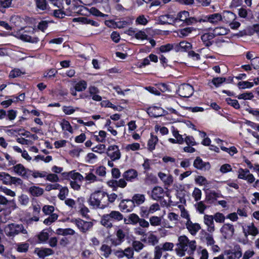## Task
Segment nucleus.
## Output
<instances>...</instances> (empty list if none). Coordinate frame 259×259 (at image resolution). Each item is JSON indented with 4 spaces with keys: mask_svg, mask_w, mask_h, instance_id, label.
Masks as SVG:
<instances>
[{
    "mask_svg": "<svg viewBox=\"0 0 259 259\" xmlns=\"http://www.w3.org/2000/svg\"><path fill=\"white\" fill-rule=\"evenodd\" d=\"M100 250L102 252L101 255L106 258L109 257L112 252L111 246L106 244H103L101 245Z\"/></svg>",
    "mask_w": 259,
    "mask_h": 259,
    "instance_id": "25",
    "label": "nucleus"
},
{
    "mask_svg": "<svg viewBox=\"0 0 259 259\" xmlns=\"http://www.w3.org/2000/svg\"><path fill=\"white\" fill-rule=\"evenodd\" d=\"M145 246L143 243H142L141 241L135 240L133 241L132 242V247L133 250H135L136 252H140Z\"/></svg>",
    "mask_w": 259,
    "mask_h": 259,
    "instance_id": "37",
    "label": "nucleus"
},
{
    "mask_svg": "<svg viewBox=\"0 0 259 259\" xmlns=\"http://www.w3.org/2000/svg\"><path fill=\"white\" fill-rule=\"evenodd\" d=\"M205 241L208 245H212L214 244L215 241L211 234L205 233L204 234Z\"/></svg>",
    "mask_w": 259,
    "mask_h": 259,
    "instance_id": "47",
    "label": "nucleus"
},
{
    "mask_svg": "<svg viewBox=\"0 0 259 259\" xmlns=\"http://www.w3.org/2000/svg\"><path fill=\"white\" fill-rule=\"evenodd\" d=\"M68 189L67 187H62L60 190V192L58 195V197L61 200H64L65 199L66 196L68 194Z\"/></svg>",
    "mask_w": 259,
    "mask_h": 259,
    "instance_id": "50",
    "label": "nucleus"
},
{
    "mask_svg": "<svg viewBox=\"0 0 259 259\" xmlns=\"http://www.w3.org/2000/svg\"><path fill=\"white\" fill-rule=\"evenodd\" d=\"M192 48V45L187 41H181L179 43L178 51H187Z\"/></svg>",
    "mask_w": 259,
    "mask_h": 259,
    "instance_id": "35",
    "label": "nucleus"
},
{
    "mask_svg": "<svg viewBox=\"0 0 259 259\" xmlns=\"http://www.w3.org/2000/svg\"><path fill=\"white\" fill-rule=\"evenodd\" d=\"M68 176L71 179V181H74L79 182H82L83 180V176L78 172H75L73 171L68 172Z\"/></svg>",
    "mask_w": 259,
    "mask_h": 259,
    "instance_id": "32",
    "label": "nucleus"
},
{
    "mask_svg": "<svg viewBox=\"0 0 259 259\" xmlns=\"http://www.w3.org/2000/svg\"><path fill=\"white\" fill-rule=\"evenodd\" d=\"M34 252L37 254L39 257L44 258L45 256L54 254V251L49 248H36Z\"/></svg>",
    "mask_w": 259,
    "mask_h": 259,
    "instance_id": "18",
    "label": "nucleus"
},
{
    "mask_svg": "<svg viewBox=\"0 0 259 259\" xmlns=\"http://www.w3.org/2000/svg\"><path fill=\"white\" fill-rule=\"evenodd\" d=\"M132 199L135 205H139L144 202L145 197L143 194H136L133 196Z\"/></svg>",
    "mask_w": 259,
    "mask_h": 259,
    "instance_id": "29",
    "label": "nucleus"
},
{
    "mask_svg": "<svg viewBox=\"0 0 259 259\" xmlns=\"http://www.w3.org/2000/svg\"><path fill=\"white\" fill-rule=\"evenodd\" d=\"M195 206L199 212L201 214L204 213L205 209L207 208V206L204 204L203 201L198 202L195 205Z\"/></svg>",
    "mask_w": 259,
    "mask_h": 259,
    "instance_id": "51",
    "label": "nucleus"
},
{
    "mask_svg": "<svg viewBox=\"0 0 259 259\" xmlns=\"http://www.w3.org/2000/svg\"><path fill=\"white\" fill-rule=\"evenodd\" d=\"M226 102L228 104L231 105L235 109H239L240 108V105L236 100H233L230 98H228L226 99Z\"/></svg>",
    "mask_w": 259,
    "mask_h": 259,
    "instance_id": "56",
    "label": "nucleus"
},
{
    "mask_svg": "<svg viewBox=\"0 0 259 259\" xmlns=\"http://www.w3.org/2000/svg\"><path fill=\"white\" fill-rule=\"evenodd\" d=\"M214 37L212 33H207L203 34L201 38L206 47H209L212 44V40Z\"/></svg>",
    "mask_w": 259,
    "mask_h": 259,
    "instance_id": "26",
    "label": "nucleus"
},
{
    "mask_svg": "<svg viewBox=\"0 0 259 259\" xmlns=\"http://www.w3.org/2000/svg\"><path fill=\"white\" fill-rule=\"evenodd\" d=\"M123 219V214L118 211L112 210L109 213L105 214L101 219V224L107 228L113 227V222H119Z\"/></svg>",
    "mask_w": 259,
    "mask_h": 259,
    "instance_id": "2",
    "label": "nucleus"
},
{
    "mask_svg": "<svg viewBox=\"0 0 259 259\" xmlns=\"http://www.w3.org/2000/svg\"><path fill=\"white\" fill-rule=\"evenodd\" d=\"M149 223L152 226H158L161 223V218L157 216H152L150 218Z\"/></svg>",
    "mask_w": 259,
    "mask_h": 259,
    "instance_id": "40",
    "label": "nucleus"
},
{
    "mask_svg": "<svg viewBox=\"0 0 259 259\" xmlns=\"http://www.w3.org/2000/svg\"><path fill=\"white\" fill-rule=\"evenodd\" d=\"M157 142L158 138L157 136L151 135V138L149 140L148 143L149 149L150 151H152L155 149V145Z\"/></svg>",
    "mask_w": 259,
    "mask_h": 259,
    "instance_id": "36",
    "label": "nucleus"
},
{
    "mask_svg": "<svg viewBox=\"0 0 259 259\" xmlns=\"http://www.w3.org/2000/svg\"><path fill=\"white\" fill-rule=\"evenodd\" d=\"M61 125L63 130L68 131L71 133H73L72 126L68 121L65 119L63 120L61 123Z\"/></svg>",
    "mask_w": 259,
    "mask_h": 259,
    "instance_id": "42",
    "label": "nucleus"
},
{
    "mask_svg": "<svg viewBox=\"0 0 259 259\" xmlns=\"http://www.w3.org/2000/svg\"><path fill=\"white\" fill-rule=\"evenodd\" d=\"M135 37L138 39H148L147 35L143 31H139L136 33Z\"/></svg>",
    "mask_w": 259,
    "mask_h": 259,
    "instance_id": "62",
    "label": "nucleus"
},
{
    "mask_svg": "<svg viewBox=\"0 0 259 259\" xmlns=\"http://www.w3.org/2000/svg\"><path fill=\"white\" fill-rule=\"evenodd\" d=\"M107 155L112 161L118 160L121 157L120 150L116 145L110 146L107 149Z\"/></svg>",
    "mask_w": 259,
    "mask_h": 259,
    "instance_id": "8",
    "label": "nucleus"
},
{
    "mask_svg": "<svg viewBox=\"0 0 259 259\" xmlns=\"http://www.w3.org/2000/svg\"><path fill=\"white\" fill-rule=\"evenodd\" d=\"M236 18V15L230 11H225L222 15V21L226 23H230Z\"/></svg>",
    "mask_w": 259,
    "mask_h": 259,
    "instance_id": "21",
    "label": "nucleus"
},
{
    "mask_svg": "<svg viewBox=\"0 0 259 259\" xmlns=\"http://www.w3.org/2000/svg\"><path fill=\"white\" fill-rule=\"evenodd\" d=\"M223 254L227 255L226 259H239L241 257L242 253L240 246L236 245L233 249L226 250Z\"/></svg>",
    "mask_w": 259,
    "mask_h": 259,
    "instance_id": "6",
    "label": "nucleus"
},
{
    "mask_svg": "<svg viewBox=\"0 0 259 259\" xmlns=\"http://www.w3.org/2000/svg\"><path fill=\"white\" fill-rule=\"evenodd\" d=\"M234 228L233 225L225 224L221 228L220 232L225 239H230L234 233Z\"/></svg>",
    "mask_w": 259,
    "mask_h": 259,
    "instance_id": "7",
    "label": "nucleus"
},
{
    "mask_svg": "<svg viewBox=\"0 0 259 259\" xmlns=\"http://www.w3.org/2000/svg\"><path fill=\"white\" fill-rule=\"evenodd\" d=\"M239 179H244L246 181L249 183H253L255 178L252 174H250L249 170L247 169H243L242 168H240L238 170V176Z\"/></svg>",
    "mask_w": 259,
    "mask_h": 259,
    "instance_id": "11",
    "label": "nucleus"
},
{
    "mask_svg": "<svg viewBox=\"0 0 259 259\" xmlns=\"http://www.w3.org/2000/svg\"><path fill=\"white\" fill-rule=\"evenodd\" d=\"M174 244L171 242H165L162 245L161 247L162 250L164 251H171L173 250Z\"/></svg>",
    "mask_w": 259,
    "mask_h": 259,
    "instance_id": "57",
    "label": "nucleus"
},
{
    "mask_svg": "<svg viewBox=\"0 0 259 259\" xmlns=\"http://www.w3.org/2000/svg\"><path fill=\"white\" fill-rule=\"evenodd\" d=\"M229 30L223 27H218L215 28L213 30V34L214 37L218 35H226L228 33Z\"/></svg>",
    "mask_w": 259,
    "mask_h": 259,
    "instance_id": "31",
    "label": "nucleus"
},
{
    "mask_svg": "<svg viewBox=\"0 0 259 259\" xmlns=\"http://www.w3.org/2000/svg\"><path fill=\"white\" fill-rule=\"evenodd\" d=\"M201 191L197 188H195L192 193V196L195 200L196 201L199 200L201 199Z\"/></svg>",
    "mask_w": 259,
    "mask_h": 259,
    "instance_id": "53",
    "label": "nucleus"
},
{
    "mask_svg": "<svg viewBox=\"0 0 259 259\" xmlns=\"http://www.w3.org/2000/svg\"><path fill=\"white\" fill-rule=\"evenodd\" d=\"M36 4L37 7L42 10L47 8V2L46 0H36Z\"/></svg>",
    "mask_w": 259,
    "mask_h": 259,
    "instance_id": "58",
    "label": "nucleus"
},
{
    "mask_svg": "<svg viewBox=\"0 0 259 259\" xmlns=\"http://www.w3.org/2000/svg\"><path fill=\"white\" fill-rule=\"evenodd\" d=\"M49 231L47 230H44L36 235L35 237L37 239L38 243H45L49 240Z\"/></svg>",
    "mask_w": 259,
    "mask_h": 259,
    "instance_id": "20",
    "label": "nucleus"
},
{
    "mask_svg": "<svg viewBox=\"0 0 259 259\" xmlns=\"http://www.w3.org/2000/svg\"><path fill=\"white\" fill-rule=\"evenodd\" d=\"M203 21H208L211 23L217 24L220 21H222V15L219 13H215L209 15L205 18Z\"/></svg>",
    "mask_w": 259,
    "mask_h": 259,
    "instance_id": "19",
    "label": "nucleus"
},
{
    "mask_svg": "<svg viewBox=\"0 0 259 259\" xmlns=\"http://www.w3.org/2000/svg\"><path fill=\"white\" fill-rule=\"evenodd\" d=\"M125 149L127 151H129L130 150L132 151L138 150L140 149V144L138 143L128 144L126 146Z\"/></svg>",
    "mask_w": 259,
    "mask_h": 259,
    "instance_id": "60",
    "label": "nucleus"
},
{
    "mask_svg": "<svg viewBox=\"0 0 259 259\" xmlns=\"http://www.w3.org/2000/svg\"><path fill=\"white\" fill-rule=\"evenodd\" d=\"M158 176L165 185L169 186L173 182L172 177L170 175H166L162 172H159Z\"/></svg>",
    "mask_w": 259,
    "mask_h": 259,
    "instance_id": "23",
    "label": "nucleus"
},
{
    "mask_svg": "<svg viewBox=\"0 0 259 259\" xmlns=\"http://www.w3.org/2000/svg\"><path fill=\"white\" fill-rule=\"evenodd\" d=\"M186 226L189 232L192 235H195L197 232L201 229V227L199 224L197 223H193L190 219L187 220Z\"/></svg>",
    "mask_w": 259,
    "mask_h": 259,
    "instance_id": "15",
    "label": "nucleus"
},
{
    "mask_svg": "<svg viewBox=\"0 0 259 259\" xmlns=\"http://www.w3.org/2000/svg\"><path fill=\"white\" fill-rule=\"evenodd\" d=\"M89 12L96 16H99L101 17H107L108 15L101 13L99 10L95 7H92L89 10Z\"/></svg>",
    "mask_w": 259,
    "mask_h": 259,
    "instance_id": "43",
    "label": "nucleus"
},
{
    "mask_svg": "<svg viewBox=\"0 0 259 259\" xmlns=\"http://www.w3.org/2000/svg\"><path fill=\"white\" fill-rule=\"evenodd\" d=\"M54 211V207L52 205H45L42 208V211L46 214H50Z\"/></svg>",
    "mask_w": 259,
    "mask_h": 259,
    "instance_id": "63",
    "label": "nucleus"
},
{
    "mask_svg": "<svg viewBox=\"0 0 259 259\" xmlns=\"http://www.w3.org/2000/svg\"><path fill=\"white\" fill-rule=\"evenodd\" d=\"M119 207L122 210H125L127 212H131L135 208V205L132 199H123L120 201Z\"/></svg>",
    "mask_w": 259,
    "mask_h": 259,
    "instance_id": "13",
    "label": "nucleus"
},
{
    "mask_svg": "<svg viewBox=\"0 0 259 259\" xmlns=\"http://www.w3.org/2000/svg\"><path fill=\"white\" fill-rule=\"evenodd\" d=\"M87 87V83L84 80H80L75 84L74 89L75 91L81 92L85 90Z\"/></svg>",
    "mask_w": 259,
    "mask_h": 259,
    "instance_id": "38",
    "label": "nucleus"
},
{
    "mask_svg": "<svg viewBox=\"0 0 259 259\" xmlns=\"http://www.w3.org/2000/svg\"><path fill=\"white\" fill-rule=\"evenodd\" d=\"M5 232L7 236L14 237L21 233L23 234H27V231L24 229L22 224L11 223L7 225L4 229Z\"/></svg>",
    "mask_w": 259,
    "mask_h": 259,
    "instance_id": "4",
    "label": "nucleus"
},
{
    "mask_svg": "<svg viewBox=\"0 0 259 259\" xmlns=\"http://www.w3.org/2000/svg\"><path fill=\"white\" fill-rule=\"evenodd\" d=\"M253 83L248 81H240L238 83L239 88L245 89L250 88L253 86Z\"/></svg>",
    "mask_w": 259,
    "mask_h": 259,
    "instance_id": "59",
    "label": "nucleus"
},
{
    "mask_svg": "<svg viewBox=\"0 0 259 259\" xmlns=\"http://www.w3.org/2000/svg\"><path fill=\"white\" fill-rule=\"evenodd\" d=\"M139 217L136 213H132L128 216V221L130 222L131 224L136 225L140 220Z\"/></svg>",
    "mask_w": 259,
    "mask_h": 259,
    "instance_id": "46",
    "label": "nucleus"
},
{
    "mask_svg": "<svg viewBox=\"0 0 259 259\" xmlns=\"http://www.w3.org/2000/svg\"><path fill=\"white\" fill-rule=\"evenodd\" d=\"M189 16V13L188 12L184 11L179 13L176 17H171V19L174 24L176 23L178 21H184L185 23L187 19V17Z\"/></svg>",
    "mask_w": 259,
    "mask_h": 259,
    "instance_id": "22",
    "label": "nucleus"
},
{
    "mask_svg": "<svg viewBox=\"0 0 259 259\" xmlns=\"http://www.w3.org/2000/svg\"><path fill=\"white\" fill-rule=\"evenodd\" d=\"M178 241L176 250L180 256H184L185 251L189 255L193 254L196 248L195 240L190 241L186 236H181L179 237Z\"/></svg>",
    "mask_w": 259,
    "mask_h": 259,
    "instance_id": "1",
    "label": "nucleus"
},
{
    "mask_svg": "<svg viewBox=\"0 0 259 259\" xmlns=\"http://www.w3.org/2000/svg\"><path fill=\"white\" fill-rule=\"evenodd\" d=\"M144 240L147 241L149 244L153 246L158 242L157 236L152 233H149L147 237Z\"/></svg>",
    "mask_w": 259,
    "mask_h": 259,
    "instance_id": "34",
    "label": "nucleus"
},
{
    "mask_svg": "<svg viewBox=\"0 0 259 259\" xmlns=\"http://www.w3.org/2000/svg\"><path fill=\"white\" fill-rule=\"evenodd\" d=\"M58 217L57 214L52 213L47 219L44 220V223L46 225H50L51 223L57 220Z\"/></svg>",
    "mask_w": 259,
    "mask_h": 259,
    "instance_id": "44",
    "label": "nucleus"
},
{
    "mask_svg": "<svg viewBox=\"0 0 259 259\" xmlns=\"http://www.w3.org/2000/svg\"><path fill=\"white\" fill-rule=\"evenodd\" d=\"M162 251L159 246H156L154 249V257L153 259H160L162 255Z\"/></svg>",
    "mask_w": 259,
    "mask_h": 259,
    "instance_id": "61",
    "label": "nucleus"
},
{
    "mask_svg": "<svg viewBox=\"0 0 259 259\" xmlns=\"http://www.w3.org/2000/svg\"><path fill=\"white\" fill-rule=\"evenodd\" d=\"M171 17H174V16L172 15H162L160 16L159 17L158 21L159 24H174V22H169L168 21V18H171Z\"/></svg>",
    "mask_w": 259,
    "mask_h": 259,
    "instance_id": "33",
    "label": "nucleus"
},
{
    "mask_svg": "<svg viewBox=\"0 0 259 259\" xmlns=\"http://www.w3.org/2000/svg\"><path fill=\"white\" fill-rule=\"evenodd\" d=\"M194 166L199 170L206 171L210 168V164L208 162H204L199 157H197L193 163Z\"/></svg>",
    "mask_w": 259,
    "mask_h": 259,
    "instance_id": "12",
    "label": "nucleus"
},
{
    "mask_svg": "<svg viewBox=\"0 0 259 259\" xmlns=\"http://www.w3.org/2000/svg\"><path fill=\"white\" fill-rule=\"evenodd\" d=\"M122 176L126 181H132L137 178L138 173L136 170L131 169L125 171Z\"/></svg>",
    "mask_w": 259,
    "mask_h": 259,
    "instance_id": "24",
    "label": "nucleus"
},
{
    "mask_svg": "<svg viewBox=\"0 0 259 259\" xmlns=\"http://www.w3.org/2000/svg\"><path fill=\"white\" fill-rule=\"evenodd\" d=\"M75 224L82 233H85L92 228L93 224L91 222L84 221L81 219L74 221Z\"/></svg>",
    "mask_w": 259,
    "mask_h": 259,
    "instance_id": "10",
    "label": "nucleus"
},
{
    "mask_svg": "<svg viewBox=\"0 0 259 259\" xmlns=\"http://www.w3.org/2000/svg\"><path fill=\"white\" fill-rule=\"evenodd\" d=\"M22 74H24L19 69H14L12 70L9 74V77L11 78H16L20 76Z\"/></svg>",
    "mask_w": 259,
    "mask_h": 259,
    "instance_id": "52",
    "label": "nucleus"
},
{
    "mask_svg": "<svg viewBox=\"0 0 259 259\" xmlns=\"http://www.w3.org/2000/svg\"><path fill=\"white\" fill-rule=\"evenodd\" d=\"M194 92L192 86L189 84L184 83L181 84L177 91L179 96L183 98H189L191 97Z\"/></svg>",
    "mask_w": 259,
    "mask_h": 259,
    "instance_id": "5",
    "label": "nucleus"
},
{
    "mask_svg": "<svg viewBox=\"0 0 259 259\" xmlns=\"http://www.w3.org/2000/svg\"><path fill=\"white\" fill-rule=\"evenodd\" d=\"M46 180L52 182V183H56L58 182L59 180L58 176L55 174H49L47 173V176H46Z\"/></svg>",
    "mask_w": 259,
    "mask_h": 259,
    "instance_id": "49",
    "label": "nucleus"
},
{
    "mask_svg": "<svg viewBox=\"0 0 259 259\" xmlns=\"http://www.w3.org/2000/svg\"><path fill=\"white\" fill-rule=\"evenodd\" d=\"M16 174L24 179H28L30 177V170L25 168L22 164H17L13 167Z\"/></svg>",
    "mask_w": 259,
    "mask_h": 259,
    "instance_id": "9",
    "label": "nucleus"
},
{
    "mask_svg": "<svg viewBox=\"0 0 259 259\" xmlns=\"http://www.w3.org/2000/svg\"><path fill=\"white\" fill-rule=\"evenodd\" d=\"M73 21L74 22H80L83 24H90L94 26H98L99 25L98 22L87 17L75 18L73 19Z\"/></svg>",
    "mask_w": 259,
    "mask_h": 259,
    "instance_id": "28",
    "label": "nucleus"
},
{
    "mask_svg": "<svg viewBox=\"0 0 259 259\" xmlns=\"http://www.w3.org/2000/svg\"><path fill=\"white\" fill-rule=\"evenodd\" d=\"M106 193L102 191H97L91 194L88 200L89 203L94 208L104 209L108 205L107 204H103L102 200L105 198Z\"/></svg>",
    "mask_w": 259,
    "mask_h": 259,
    "instance_id": "3",
    "label": "nucleus"
},
{
    "mask_svg": "<svg viewBox=\"0 0 259 259\" xmlns=\"http://www.w3.org/2000/svg\"><path fill=\"white\" fill-rule=\"evenodd\" d=\"M124 254V256L127 258H132L134 257V250L131 247L126 248L124 250H123Z\"/></svg>",
    "mask_w": 259,
    "mask_h": 259,
    "instance_id": "55",
    "label": "nucleus"
},
{
    "mask_svg": "<svg viewBox=\"0 0 259 259\" xmlns=\"http://www.w3.org/2000/svg\"><path fill=\"white\" fill-rule=\"evenodd\" d=\"M212 216L215 221L217 223H223L225 222V217L222 213L217 212Z\"/></svg>",
    "mask_w": 259,
    "mask_h": 259,
    "instance_id": "45",
    "label": "nucleus"
},
{
    "mask_svg": "<svg viewBox=\"0 0 259 259\" xmlns=\"http://www.w3.org/2000/svg\"><path fill=\"white\" fill-rule=\"evenodd\" d=\"M243 232L245 236L248 235L255 236L258 233V230L253 223H250L247 225L245 228L243 229Z\"/></svg>",
    "mask_w": 259,
    "mask_h": 259,
    "instance_id": "17",
    "label": "nucleus"
},
{
    "mask_svg": "<svg viewBox=\"0 0 259 259\" xmlns=\"http://www.w3.org/2000/svg\"><path fill=\"white\" fill-rule=\"evenodd\" d=\"M174 46L172 44H167L160 47L159 50L161 53H166L169 52L173 49Z\"/></svg>",
    "mask_w": 259,
    "mask_h": 259,
    "instance_id": "48",
    "label": "nucleus"
},
{
    "mask_svg": "<svg viewBox=\"0 0 259 259\" xmlns=\"http://www.w3.org/2000/svg\"><path fill=\"white\" fill-rule=\"evenodd\" d=\"M105 150V145L104 144H99L96 146L95 147H94L92 149V150L95 152H98L99 153H104V151Z\"/></svg>",
    "mask_w": 259,
    "mask_h": 259,
    "instance_id": "64",
    "label": "nucleus"
},
{
    "mask_svg": "<svg viewBox=\"0 0 259 259\" xmlns=\"http://www.w3.org/2000/svg\"><path fill=\"white\" fill-rule=\"evenodd\" d=\"M214 219L212 215L205 214L204 215V223L207 226V230L210 233H212L215 230Z\"/></svg>",
    "mask_w": 259,
    "mask_h": 259,
    "instance_id": "14",
    "label": "nucleus"
},
{
    "mask_svg": "<svg viewBox=\"0 0 259 259\" xmlns=\"http://www.w3.org/2000/svg\"><path fill=\"white\" fill-rule=\"evenodd\" d=\"M20 38L23 41L31 43H36L39 41L37 37L31 36L27 34H22L20 36Z\"/></svg>",
    "mask_w": 259,
    "mask_h": 259,
    "instance_id": "30",
    "label": "nucleus"
},
{
    "mask_svg": "<svg viewBox=\"0 0 259 259\" xmlns=\"http://www.w3.org/2000/svg\"><path fill=\"white\" fill-rule=\"evenodd\" d=\"M32 176L34 178H45L47 176V172L45 171H39L37 170H31L30 176Z\"/></svg>",
    "mask_w": 259,
    "mask_h": 259,
    "instance_id": "41",
    "label": "nucleus"
},
{
    "mask_svg": "<svg viewBox=\"0 0 259 259\" xmlns=\"http://www.w3.org/2000/svg\"><path fill=\"white\" fill-rule=\"evenodd\" d=\"M28 192L34 197H39L44 193V189L38 186H31L29 188Z\"/></svg>",
    "mask_w": 259,
    "mask_h": 259,
    "instance_id": "27",
    "label": "nucleus"
},
{
    "mask_svg": "<svg viewBox=\"0 0 259 259\" xmlns=\"http://www.w3.org/2000/svg\"><path fill=\"white\" fill-rule=\"evenodd\" d=\"M0 204L7 205L8 204L10 207H12L14 209L16 207V204L13 200L9 201L6 197L2 195H0Z\"/></svg>",
    "mask_w": 259,
    "mask_h": 259,
    "instance_id": "39",
    "label": "nucleus"
},
{
    "mask_svg": "<svg viewBox=\"0 0 259 259\" xmlns=\"http://www.w3.org/2000/svg\"><path fill=\"white\" fill-rule=\"evenodd\" d=\"M164 192L163 188L161 187H155L152 191L151 194L152 198L156 200H158L163 197Z\"/></svg>",
    "mask_w": 259,
    "mask_h": 259,
    "instance_id": "16",
    "label": "nucleus"
},
{
    "mask_svg": "<svg viewBox=\"0 0 259 259\" xmlns=\"http://www.w3.org/2000/svg\"><path fill=\"white\" fill-rule=\"evenodd\" d=\"M79 108L76 107L73 108L72 106H64L63 107V111L65 114L67 115H70L73 114L76 110H78Z\"/></svg>",
    "mask_w": 259,
    "mask_h": 259,
    "instance_id": "54",
    "label": "nucleus"
}]
</instances>
